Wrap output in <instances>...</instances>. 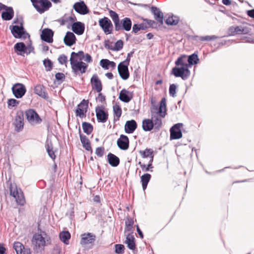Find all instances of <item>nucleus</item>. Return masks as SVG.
Here are the masks:
<instances>
[{
	"instance_id": "obj_1",
	"label": "nucleus",
	"mask_w": 254,
	"mask_h": 254,
	"mask_svg": "<svg viewBox=\"0 0 254 254\" xmlns=\"http://www.w3.org/2000/svg\"><path fill=\"white\" fill-rule=\"evenodd\" d=\"M166 99H162L159 108L154 107L151 109V121L153 123L155 129H159L162 126V119L166 115Z\"/></svg>"
},
{
	"instance_id": "obj_2",
	"label": "nucleus",
	"mask_w": 254,
	"mask_h": 254,
	"mask_svg": "<svg viewBox=\"0 0 254 254\" xmlns=\"http://www.w3.org/2000/svg\"><path fill=\"white\" fill-rule=\"evenodd\" d=\"M10 194L13 196L17 204L23 205L25 200L23 192L20 189H18L16 185L14 183H10L9 185Z\"/></svg>"
},
{
	"instance_id": "obj_3",
	"label": "nucleus",
	"mask_w": 254,
	"mask_h": 254,
	"mask_svg": "<svg viewBox=\"0 0 254 254\" xmlns=\"http://www.w3.org/2000/svg\"><path fill=\"white\" fill-rule=\"evenodd\" d=\"M72 71L75 75H82L86 72L88 65L85 63L77 61L70 60Z\"/></svg>"
},
{
	"instance_id": "obj_4",
	"label": "nucleus",
	"mask_w": 254,
	"mask_h": 254,
	"mask_svg": "<svg viewBox=\"0 0 254 254\" xmlns=\"http://www.w3.org/2000/svg\"><path fill=\"white\" fill-rule=\"evenodd\" d=\"M172 74L175 77H180L183 80H186L190 76V72L187 67L176 66L172 68Z\"/></svg>"
},
{
	"instance_id": "obj_5",
	"label": "nucleus",
	"mask_w": 254,
	"mask_h": 254,
	"mask_svg": "<svg viewBox=\"0 0 254 254\" xmlns=\"http://www.w3.org/2000/svg\"><path fill=\"white\" fill-rule=\"evenodd\" d=\"M11 32L13 36L16 38L25 39L30 38V35L24 30L23 26L14 25L12 26Z\"/></svg>"
},
{
	"instance_id": "obj_6",
	"label": "nucleus",
	"mask_w": 254,
	"mask_h": 254,
	"mask_svg": "<svg viewBox=\"0 0 254 254\" xmlns=\"http://www.w3.org/2000/svg\"><path fill=\"white\" fill-rule=\"evenodd\" d=\"M26 119L31 125H37L41 123L42 120L33 109H29L25 112Z\"/></svg>"
},
{
	"instance_id": "obj_7",
	"label": "nucleus",
	"mask_w": 254,
	"mask_h": 254,
	"mask_svg": "<svg viewBox=\"0 0 254 254\" xmlns=\"http://www.w3.org/2000/svg\"><path fill=\"white\" fill-rule=\"evenodd\" d=\"M46 239H47V235L44 232L42 234H35L33 236L32 244L39 248L44 247Z\"/></svg>"
},
{
	"instance_id": "obj_8",
	"label": "nucleus",
	"mask_w": 254,
	"mask_h": 254,
	"mask_svg": "<svg viewBox=\"0 0 254 254\" xmlns=\"http://www.w3.org/2000/svg\"><path fill=\"white\" fill-rule=\"evenodd\" d=\"M12 93L16 98H22L26 92V89L22 83H17L14 84L11 88Z\"/></svg>"
},
{
	"instance_id": "obj_9",
	"label": "nucleus",
	"mask_w": 254,
	"mask_h": 254,
	"mask_svg": "<svg viewBox=\"0 0 254 254\" xmlns=\"http://www.w3.org/2000/svg\"><path fill=\"white\" fill-rule=\"evenodd\" d=\"M99 24L106 34L112 33L113 24L111 20L107 17H104L99 21Z\"/></svg>"
},
{
	"instance_id": "obj_10",
	"label": "nucleus",
	"mask_w": 254,
	"mask_h": 254,
	"mask_svg": "<svg viewBox=\"0 0 254 254\" xmlns=\"http://www.w3.org/2000/svg\"><path fill=\"white\" fill-rule=\"evenodd\" d=\"M182 123H178L174 125L170 128V138L171 139H178L182 137V133L181 128L183 127Z\"/></svg>"
},
{
	"instance_id": "obj_11",
	"label": "nucleus",
	"mask_w": 254,
	"mask_h": 254,
	"mask_svg": "<svg viewBox=\"0 0 254 254\" xmlns=\"http://www.w3.org/2000/svg\"><path fill=\"white\" fill-rule=\"evenodd\" d=\"M90 83L93 90H95L97 92H100L102 91V82L97 74L92 75Z\"/></svg>"
},
{
	"instance_id": "obj_12",
	"label": "nucleus",
	"mask_w": 254,
	"mask_h": 254,
	"mask_svg": "<svg viewBox=\"0 0 254 254\" xmlns=\"http://www.w3.org/2000/svg\"><path fill=\"white\" fill-rule=\"evenodd\" d=\"M95 112L98 122L105 123L107 122L108 114L103 109L102 107H97Z\"/></svg>"
},
{
	"instance_id": "obj_13",
	"label": "nucleus",
	"mask_w": 254,
	"mask_h": 254,
	"mask_svg": "<svg viewBox=\"0 0 254 254\" xmlns=\"http://www.w3.org/2000/svg\"><path fill=\"white\" fill-rule=\"evenodd\" d=\"M128 65L120 63L118 66V72L121 77L124 80H127L129 76L128 69Z\"/></svg>"
},
{
	"instance_id": "obj_14",
	"label": "nucleus",
	"mask_w": 254,
	"mask_h": 254,
	"mask_svg": "<svg viewBox=\"0 0 254 254\" xmlns=\"http://www.w3.org/2000/svg\"><path fill=\"white\" fill-rule=\"evenodd\" d=\"M13 248L16 251L17 254H31L30 249L24 247L23 244L20 242H14Z\"/></svg>"
},
{
	"instance_id": "obj_15",
	"label": "nucleus",
	"mask_w": 254,
	"mask_h": 254,
	"mask_svg": "<svg viewBox=\"0 0 254 254\" xmlns=\"http://www.w3.org/2000/svg\"><path fill=\"white\" fill-rule=\"evenodd\" d=\"M73 8L78 13L82 15L88 13L89 10L83 1L77 2L73 5Z\"/></svg>"
},
{
	"instance_id": "obj_16",
	"label": "nucleus",
	"mask_w": 254,
	"mask_h": 254,
	"mask_svg": "<svg viewBox=\"0 0 254 254\" xmlns=\"http://www.w3.org/2000/svg\"><path fill=\"white\" fill-rule=\"evenodd\" d=\"M117 145L122 150H127L129 147V139L127 136L121 134L117 140Z\"/></svg>"
},
{
	"instance_id": "obj_17",
	"label": "nucleus",
	"mask_w": 254,
	"mask_h": 254,
	"mask_svg": "<svg viewBox=\"0 0 254 254\" xmlns=\"http://www.w3.org/2000/svg\"><path fill=\"white\" fill-rule=\"evenodd\" d=\"M96 236L91 233H84L81 235L80 244L85 245L93 243L95 241Z\"/></svg>"
},
{
	"instance_id": "obj_18",
	"label": "nucleus",
	"mask_w": 254,
	"mask_h": 254,
	"mask_svg": "<svg viewBox=\"0 0 254 254\" xmlns=\"http://www.w3.org/2000/svg\"><path fill=\"white\" fill-rule=\"evenodd\" d=\"M34 92L36 94L44 99H48L49 98L46 87L42 84L36 85L34 87Z\"/></svg>"
},
{
	"instance_id": "obj_19",
	"label": "nucleus",
	"mask_w": 254,
	"mask_h": 254,
	"mask_svg": "<svg viewBox=\"0 0 254 254\" xmlns=\"http://www.w3.org/2000/svg\"><path fill=\"white\" fill-rule=\"evenodd\" d=\"M132 22L129 18L126 17L123 19L121 22L119 21V25L120 28L115 29L116 31H119L121 30H125L127 31H128L131 29Z\"/></svg>"
},
{
	"instance_id": "obj_20",
	"label": "nucleus",
	"mask_w": 254,
	"mask_h": 254,
	"mask_svg": "<svg viewBox=\"0 0 254 254\" xmlns=\"http://www.w3.org/2000/svg\"><path fill=\"white\" fill-rule=\"evenodd\" d=\"M54 32L51 29L46 28L43 30L41 37L42 40L48 42L52 43L53 41V37Z\"/></svg>"
},
{
	"instance_id": "obj_21",
	"label": "nucleus",
	"mask_w": 254,
	"mask_h": 254,
	"mask_svg": "<svg viewBox=\"0 0 254 254\" xmlns=\"http://www.w3.org/2000/svg\"><path fill=\"white\" fill-rule=\"evenodd\" d=\"M52 6V3L49 0H41L38 4V7L35 8L40 13L42 14L48 10Z\"/></svg>"
},
{
	"instance_id": "obj_22",
	"label": "nucleus",
	"mask_w": 254,
	"mask_h": 254,
	"mask_svg": "<svg viewBox=\"0 0 254 254\" xmlns=\"http://www.w3.org/2000/svg\"><path fill=\"white\" fill-rule=\"evenodd\" d=\"M133 95L132 92L125 89H122L119 94V99L125 103L129 102L132 98Z\"/></svg>"
},
{
	"instance_id": "obj_23",
	"label": "nucleus",
	"mask_w": 254,
	"mask_h": 254,
	"mask_svg": "<svg viewBox=\"0 0 254 254\" xmlns=\"http://www.w3.org/2000/svg\"><path fill=\"white\" fill-rule=\"evenodd\" d=\"M137 128V124L135 120L127 121L125 126V130L127 133H132Z\"/></svg>"
},
{
	"instance_id": "obj_24",
	"label": "nucleus",
	"mask_w": 254,
	"mask_h": 254,
	"mask_svg": "<svg viewBox=\"0 0 254 254\" xmlns=\"http://www.w3.org/2000/svg\"><path fill=\"white\" fill-rule=\"evenodd\" d=\"M84 24L81 22H76L72 25V31L77 35H82L84 31Z\"/></svg>"
},
{
	"instance_id": "obj_25",
	"label": "nucleus",
	"mask_w": 254,
	"mask_h": 254,
	"mask_svg": "<svg viewBox=\"0 0 254 254\" xmlns=\"http://www.w3.org/2000/svg\"><path fill=\"white\" fill-rule=\"evenodd\" d=\"M151 11L154 16V18L158 22L162 24L163 22V14L159 8L155 6H152Z\"/></svg>"
},
{
	"instance_id": "obj_26",
	"label": "nucleus",
	"mask_w": 254,
	"mask_h": 254,
	"mask_svg": "<svg viewBox=\"0 0 254 254\" xmlns=\"http://www.w3.org/2000/svg\"><path fill=\"white\" fill-rule=\"evenodd\" d=\"M79 132L80 141L82 144L83 147L87 151H92V148L91 146L90 142L88 138L85 135L81 134L80 128L79 129Z\"/></svg>"
},
{
	"instance_id": "obj_27",
	"label": "nucleus",
	"mask_w": 254,
	"mask_h": 254,
	"mask_svg": "<svg viewBox=\"0 0 254 254\" xmlns=\"http://www.w3.org/2000/svg\"><path fill=\"white\" fill-rule=\"evenodd\" d=\"M76 37L74 34L71 32H67L64 38V44L71 46L75 43Z\"/></svg>"
},
{
	"instance_id": "obj_28",
	"label": "nucleus",
	"mask_w": 254,
	"mask_h": 254,
	"mask_svg": "<svg viewBox=\"0 0 254 254\" xmlns=\"http://www.w3.org/2000/svg\"><path fill=\"white\" fill-rule=\"evenodd\" d=\"M108 162L113 167H117L120 164V159L115 155L109 153L107 155Z\"/></svg>"
},
{
	"instance_id": "obj_29",
	"label": "nucleus",
	"mask_w": 254,
	"mask_h": 254,
	"mask_svg": "<svg viewBox=\"0 0 254 254\" xmlns=\"http://www.w3.org/2000/svg\"><path fill=\"white\" fill-rule=\"evenodd\" d=\"M187 60L188 57L186 55H182L175 62V64L178 66H180L189 68V65Z\"/></svg>"
},
{
	"instance_id": "obj_30",
	"label": "nucleus",
	"mask_w": 254,
	"mask_h": 254,
	"mask_svg": "<svg viewBox=\"0 0 254 254\" xmlns=\"http://www.w3.org/2000/svg\"><path fill=\"white\" fill-rule=\"evenodd\" d=\"M139 153L143 158L149 157V161L152 162L153 161V150L152 149L146 148L144 150H140Z\"/></svg>"
},
{
	"instance_id": "obj_31",
	"label": "nucleus",
	"mask_w": 254,
	"mask_h": 254,
	"mask_svg": "<svg viewBox=\"0 0 254 254\" xmlns=\"http://www.w3.org/2000/svg\"><path fill=\"white\" fill-rule=\"evenodd\" d=\"M13 15L14 11L12 7L8 8L1 13V17L4 20H11L13 17Z\"/></svg>"
},
{
	"instance_id": "obj_32",
	"label": "nucleus",
	"mask_w": 254,
	"mask_h": 254,
	"mask_svg": "<svg viewBox=\"0 0 254 254\" xmlns=\"http://www.w3.org/2000/svg\"><path fill=\"white\" fill-rule=\"evenodd\" d=\"M154 127L151 119H145L142 121V128L145 131H150Z\"/></svg>"
},
{
	"instance_id": "obj_33",
	"label": "nucleus",
	"mask_w": 254,
	"mask_h": 254,
	"mask_svg": "<svg viewBox=\"0 0 254 254\" xmlns=\"http://www.w3.org/2000/svg\"><path fill=\"white\" fill-rule=\"evenodd\" d=\"M134 238L131 235L128 234L126 237L125 243L127 244L128 249L133 250L135 248V245L134 241Z\"/></svg>"
},
{
	"instance_id": "obj_34",
	"label": "nucleus",
	"mask_w": 254,
	"mask_h": 254,
	"mask_svg": "<svg viewBox=\"0 0 254 254\" xmlns=\"http://www.w3.org/2000/svg\"><path fill=\"white\" fill-rule=\"evenodd\" d=\"M110 16L112 19L113 21L115 24V29H119L120 28V26L119 25V22L120 21V19L119 18L118 14L114 11L112 10H110L109 11Z\"/></svg>"
},
{
	"instance_id": "obj_35",
	"label": "nucleus",
	"mask_w": 254,
	"mask_h": 254,
	"mask_svg": "<svg viewBox=\"0 0 254 254\" xmlns=\"http://www.w3.org/2000/svg\"><path fill=\"white\" fill-rule=\"evenodd\" d=\"M46 148L49 156L53 159L55 160L56 158V155L53 150V147L52 142L51 141H47L46 144Z\"/></svg>"
},
{
	"instance_id": "obj_36",
	"label": "nucleus",
	"mask_w": 254,
	"mask_h": 254,
	"mask_svg": "<svg viewBox=\"0 0 254 254\" xmlns=\"http://www.w3.org/2000/svg\"><path fill=\"white\" fill-rule=\"evenodd\" d=\"M151 175L148 173L145 174L141 177V182L143 190L146 189L148 183L151 179Z\"/></svg>"
},
{
	"instance_id": "obj_37",
	"label": "nucleus",
	"mask_w": 254,
	"mask_h": 254,
	"mask_svg": "<svg viewBox=\"0 0 254 254\" xmlns=\"http://www.w3.org/2000/svg\"><path fill=\"white\" fill-rule=\"evenodd\" d=\"M84 58V53L83 51H80L78 53L72 52L70 56V60L77 61L75 58H78L79 60H82Z\"/></svg>"
},
{
	"instance_id": "obj_38",
	"label": "nucleus",
	"mask_w": 254,
	"mask_h": 254,
	"mask_svg": "<svg viewBox=\"0 0 254 254\" xmlns=\"http://www.w3.org/2000/svg\"><path fill=\"white\" fill-rule=\"evenodd\" d=\"M199 59L197 54H193L188 57V60L189 66L192 65L197 64Z\"/></svg>"
},
{
	"instance_id": "obj_39",
	"label": "nucleus",
	"mask_w": 254,
	"mask_h": 254,
	"mask_svg": "<svg viewBox=\"0 0 254 254\" xmlns=\"http://www.w3.org/2000/svg\"><path fill=\"white\" fill-rule=\"evenodd\" d=\"M113 111L114 116L116 117V119L115 117L114 118V121H118L119 118L122 115V111L121 107L118 105H115L113 106Z\"/></svg>"
},
{
	"instance_id": "obj_40",
	"label": "nucleus",
	"mask_w": 254,
	"mask_h": 254,
	"mask_svg": "<svg viewBox=\"0 0 254 254\" xmlns=\"http://www.w3.org/2000/svg\"><path fill=\"white\" fill-rule=\"evenodd\" d=\"M70 238V234L68 231H63L60 234V238L64 244H68Z\"/></svg>"
},
{
	"instance_id": "obj_41",
	"label": "nucleus",
	"mask_w": 254,
	"mask_h": 254,
	"mask_svg": "<svg viewBox=\"0 0 254 254\" xmlns=\"http://www.w3.org/2000/svg\"><path fill=\"white\" fill-rule=\"evenodd\" d=\"M23 119L20 116H17L15 121V126L17 131H19L23 127Z\"/></svg>"
},
{
	"instance_id": "obj_42",
	"label": "nucleus",
	"mask_w": 254,
	"mask_h": 254,
	"mask_svg": "<svg viewBox=\"0 0 254 254\" xmlns=\"http://www.w3.org/2000/svg\"><path fill=\"white\" fill-rule=\"evenodd\" d=\"M82 128L84 132L87 134H90L93 131V127L91 124L83 122L82 123Z\"/></svg>"
},
{
	"instance_id": "obj_43",
	"label": "nucleus",
	"mask_w": 254,
	"mask_h": 254,
	"mask_svg": "<svg viewBox=\"0 0 254 254\" xmlns=\"http://www.w3.org/2000/svg\"><path fill=\"white\" fill-rule=\"evenodd\" d=\"M179 18L177 16H172L169 17L166 20L167 24L169 25H176L179 22Z\"/></svg>"
},
{
	"instance_id": "obj_44",
	"label": "nucleus",
	"mask_w": 254,
	"mask_h": 254,
	"mask_svg": "<svg viewBox=\"0 0 254 254\" xmlns=\"http://www.w3.org/2000/svg\"><path fill=\"white\" fill-rule=\"evenodd\" d=\"M19 103V101L15 99H10L7 101V107L8 109H12L13 107H16Z\"/></svg>"
},
{
	"instance_id": "obj_45",
	"label": "nucleus",
	"mask_w": 254,
	"mask_h": 254,
	"mask_svg": "<svg viewBox=\"0 0 254 254\" xmlns=\"http://www.w3.org/2000/svg\"><path fill=\"white\" fill-rule=\"evenodd\" d=\"M123 42L122 40H119L116 42L114 47H111L110 48L111 49V50L118 51L121 50L123 48Z\"/></svg>"
},
{
	"instance_id": "obj_46",
	"label": "nucleus",
	"mask_w": 254,
	"mask_h": 254,
	"mask_svg": "<svg viewBox=\"0 0 254 254\" xmlns=\"http://www.w3.org/2000/svg\"><path fill=\"white\" fill-rule=\"evenodd\" d=\"M133 223H134V222L132 218H127L125 222L126 230L128 231H131L132 229Z\"/></svg>"
},
{
	"instance_id": "obj_47",
	"label": "nucleus",
	"mask_w": 254,
	"mask_h": 254,
	"mask_svg": "<svg viewBox=\"0 0 254 254\" xmlns=\"http://www.w3.org/2000/svg\"><path fill=\"white\" fill-rule=\"evenodd\" d=\"M14 49L15 51L24 53L25 45L22 42L17 43L14 45Z\"/></svg>"
},
{
	"instance_id": "obj_48",
	"label": "nucleus",
	"mask_w": 254,
	"mask_h": 254,
	"mask_svg": "<svg viewBox=\"0 0 254 254\" xmlns=\"http://www.w3.org/2000/svg\"><path fill=\"white\" fill-rule=\"evenodd\" d=\"M88 101L84 99L78 105L77 108H80L81 110H83L84 112H86L88 108Z\"/></svg>"
},
{
	"instance_id": "obj_49",
	"label": "nucleus",
	"mask_w": 254,
	"mask_h": 254,
	"mask_svg": "<svg viewBox=\"0 0 254 254\" xmlns=\"http://www.w3.org/2000/svg\"><path fill=\"white\" fill-rule=\"evenodd\" d=\"M43 64L46 67L47 71H50L53 67L52 62L49 59H45L43 61Z\"/></svg>"
},
{
	"instance_id": "obj_50",
	"label": "nucleus",
	"mask_w": 254,
	"mask_h": 254,
	"mask_svg": "<svg viewBox=\"0 0 254 254\" xmlns=\"http://www.w3.org/2000/svg\"><path fill=\"white\" fill-rule=\"evenodd\" d=\"M109 63L110 61L107 59H102L100 62V65L105 69L109 68Z\"/></svg>"
},
{
	"instance_id": "obj_51",
	"label": "nucleus",
	"mask_w": 254,
	"mask_h": 254,
	"mask_svg": "<svg viewBox=\"0 0 254 254\" xmlns=\"http://www.w3.org/2000/svg\"><path fill=\"white\" fill-rule=\"evenodd\" d=\"M115 247V252L118 254H121L124 253L125 247L124 246L121 244H116Z\"/></svg>"
},
{
	"instance_id": "obj_52",
	"label": "nucleus",
	"mask_w": 254,
	"mask_h": 254,
	"mask_svg": "<svg viewBox=\"0 0 254 254\" xmlns=\"http://www.w3.org/2000/svg\"><path fill=\"white\" fill-rule=\"evenodd\" d=\"M176 89L177 86L175 84H172L170 85L169 87V94L170 96L174 97L176 96Z\"/></svg>"
},
{
	"instance_id": "obj_53",
	"label": "nucleus",
	"mask_w": 254,
	"mask_h": 254,
	"mask_svg": "<svg viewBox=\"0 0 254 254\" xmlns=\"http://www.w3.org/2000/svg\"><path fill=\"white\" fill-rule=\"evenodd\" d=\"M152 163V162L149 161L147 166H146L145 164H141V162H139L138 164L140 165V166L143 171L147 172L149 171L150 169L153 168Z\"/></svg>"
},
{
	"instance_id": "obj_54",
	"label": "nucleus",
	"mask_w": 254,
	"mask_h": 254,
	"mask_svg": "<svg viewBox=\"0 0 254 254\" xmlns=\"http://www.w3.org/2000/svg\"><path fill=\"white\" fill-rule=\"evenodd\" d=\"M85 113L83 110H81L80 108H77L75 111L76 116L79 117L80 118L85 117Z\"/></svg>"
},
{
	"instance_id": "obj_55",
	"label": "nucleus",
	"mask_w": 254,
	"mask_h": 254,
	"mask_svg": "<svg viewBox=\"0 0 254 254\" xmlns=\"http://www.w3.org/2000/svg\"><path fill=\"white\" fill-rule=\"evenodd\" d=\"M96 154L99 157H102L104 153V148L103 147H98L96 149Z\"/></svg>"
},
{
	"instance_id": "obj_56",
	"label": "nucleus",
	"mask_w": 254,
	"mask_h": 254,
	"mask_svg": "<svg viewBox=\"0 0 254 254\" xmlns=\"http://www.w3.org/2000/svg\"><path fill=\"white\" fill-rule=\"evenodd\" d=\"M217 37L215 35L212 36H202L200 37V40L201 41H211L213 40H215L217 39Z\"/></svg>"
},
{
	"instance_id": "obj_57",
	"label": "nucleus",
	"mask_w": 254,
	"mask_h": 254,
	"mask_svg": "<svg viewBox=\"0 0 254 254\" xmlns=\"http://www.w3.org/2000/svg\"><path fill=\"white\" fill-rule=\"evenodd\" d=\"M58 61L61 64H65L67 62V57L64 55H62L59 57Z\"/></svg>"
},
{
	"instance_id": "obj_58",
	"label": "nucleus",
	"mask_w": 254,
	"mask_h": 254,
	"mask_svg": "<svg viewBox=\"0 0 254 254\" xmlns=\"http://www.w3.org/2000/svg\"><path fill=\"white\" fill-rule=\"evenodd\" d=\"M55 77L58 80L63 81L65 79V75L61 72H58L55 75Z\"/></svg>"
},
{
	"instance_id": "obj_59",
	"label": "nucleus",
	"mask_w": 254,
	"mask_h": 254,
	"mask_svg": "<svg viewBox=\"0 0 254 254\" xmlns=\"http://www.w3.org/2000/svg\"><path fill=\"white\" fill-rule=\"evenodd\" d=\"M133 53V52H130V53H128L126 59L124 61H123L121 63H123L124 64L129 65V62L130 60V57H131L132 56Z\"/></svg>"
},
{
	"instance_id": "obj_60",
	"label": "nucleus",
	"mask_w": 254,
	"mask_h": 254,
	"mask_svg": "<svg viewBox=\"0 0 254 254\" xmlns=\"http://www.w3.org/2000/svg\"><path fill=\"white\" fill-rule=\"evenodd\" d=\"M98 97L96 98V100L101 103H103L105 101V96L103 95L101 93L98 92Z\"/></svg>"
},
{
	"instance_id": "obj_61",
	"label": "nucleus",
	"mask_w": 254,
	"mask_h": 254,
	"mask_svg": "<svg viewBox=\"0 0 254 254\" xmlns=\"http://www.w3.org/2000/svg\"><path fill=\"white\" fill-rule=\"evenodd\" d=\"M34 50V48L31 45H28L27 46H25V50L24 51V53L27 55L29 54Z\"/></svg>"
},
{
	"instance_id": "obj_62",
	"label": "nucleus",
	"mask_w": 254,
	"mask_h": 254,
	"mask_svg": "<svg viewBox=\"0 0 254 254\" xmlns=\"http://www.w3.org/2000/svg\"><path fill=\"white\" fill-rule=\"evenodd\" d=\"M229 32L231 35H234L235 34H237L238 32V26L231 27L229 29Z\"/></svg>"
},
{
	"instance_id": "obj_63",
	"label": "nucleus",
	"mask_w": 254,
	"mask_h": 254,
	"mask_svg": "<svg viewBox=\"0 0 254 254\" xmlns=\"http://www.w3.org/2000/svg\"><path fill=\"white\" fill-rule=\"evenodd\" d=\"M87 63H91L92 61V58L90 55L86 54L84 55V58L83 59Z\"/></svg>"
},
{
	"instance_id": "obj_64",
	"label": "nucleus",
	"mask_w": 254,
	"mask_h": 254,
	"mask_svg": "<svg viewBox=\"0 0 254 254\" xmlns=\"http://www.w3.org/2000/svg\"><path fill=\"white\" fill-rule=\"evenodd\" d=\"M247 14L249 17L254 19V9L247 10Z\"/></svg>"
}]
</instances>
